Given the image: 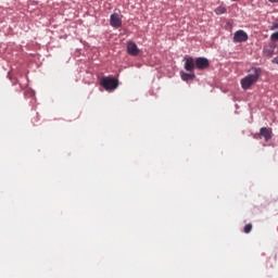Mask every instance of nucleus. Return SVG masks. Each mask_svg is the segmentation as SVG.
Segmentation results:
<instances>
[{
  "label": "nucleus",
  "mask_w": 278,
  "mask_h": 278,
  "mask_svg": "<svg viewBox=\"0 0 278 278\" xmlns=\"http://www.w3.org/2000/svg\"><path fill=\"white\" fill-rule=\"evenodd\" d=\"M252 230H253V225L247 224L244 226V233H251Z\"/></svg>",
  "instance_id": "f8f14e48"
},
{
  "label": "nucleus",
  "mask_w": 278,
  "mask_h": 278,
  "mask_svg": "<svg viewBox=\"0 0 278 278\" xmlns=\"http://www.w3.org/2000/svg\"><path fill=\"white\" fill-rule=\"evenodd\" d=\"M260 136L264 138L265 142H268V140L273 139V129L263 127L260 130Z\"/></svg>",
  "instance_id": "6e6552de"
},
{
  "label": "nucleus",
  "mask_w": 278,
  "mask_h": 278,
  "mask_svg": "<svg viewBox=\"0 0 278 278\" xmlns=\"http://www.w3.org/2000/svg\"><path fill=\"white\" fill-rule=\"evenodd\" d=\"M261 75L262 70L260 67H253L250 70V74L241 79V88L249 90L253 84H257V79H260Z\"/></svg>",
  "instance_id": "f257e3e1"
},
{
  "label": "nucleus",
  "mask_w": 278,
  "mask_h": 278,
  "mask_svg": "<svg viewBox=\"0 0 278 278\" xmlns=\"http://www.w3.org/2000/svg\"><path fill=\"white\" fill-rule=\"evenodd\" d=\"M263 53L264 55H266V58H273V55L275 54V47L273 46L264 47Z\"/></svg>",
  "instance_id": "1a4fd4ad"
},
{
  "label": "nucleus",
  "mask_w": 278,
  "mask_h": 278,
  "mask_svg": "<svg viewBox=\"0 0 278 278\" xmlns=\"http://www.w3.org/2000/svg\"><path fill=\"white\" fill-rule=\"evenodd\" d=\"M210 67V61L205 58H197L195 59V68L199 71H205V68Z\"/></svg>",
  "instance_id": "7ed1b4c3"
},
{
  "label": "nucleus",
  "mask_w": 278,
  "mask_h": 278,
  "mask_svg": "<svg viewBox=\"0 0 278 278\" xmlns=\"http://www.w3.org/2000/svg\"><path fill=\"white\" fill-rule=\"evenodd\" d=\"M195 77H197V75H194V74H188V73H185V72L181 73L182 81H190L192 79H195Z\"/></svg>",
  "instance_id": "9d476101"
},
{
  "label": "nucleus",
  "mask_w": 278,
  "mask_h": 278,
  "mask_svg": "<svg viewBox=\"0 0 278 278\" xmlns=\"http://www.w3.org/2000/svg\"><path fill=\"white\" fill-rule=\"evenodd\" d=\"M270 3H278V0H269Z\"/></svg>",
  "instance_id": "2eb2a0df"
},
{
  "label": "nucleus",
  "mask_w": 278,
  "mask_h": 278,
  "mask_svg": "<svg viewBox=\"0 0 278 278\" xmlns=\"http://www.w3.org/2000/svg\"><path fill=\"white\" fill-rule=\"evenodd\" d=\"M227 12V9L225 7H218L216 10H215V14H225Z\"/></svg>",
  "instance_id": "9b49d317"
},
{
  "label": "nucleus",
  "mask_w": 278,
  "mask_h": 278,
  "mask_svg": "<svg viewBox=\"0 0 278 278\" xmlns=\"http://www.w3.org/2000/svg\"><path fill=\"white\" fill-rule=\"evenodd\" d=\"M232 1H237V0H232Z\"/></svg>",
  "instance_id": "dca6fc26"
},
{
  "label": "nucleus",
  "mask_w": 278,
  "mask_h": 278,
  "mask_svg": "<svg viewBox=\"0 0 278 278\" xmlns=\"http://www.w3.org/2000/svg\"><path fill=\"white\" fill-rule=\"evenodd\" d=\"M249 40V35L244 30H237L233 35L235 42H247Z\"/></svg>",
  "instance_id": "39448f33"
},
{
  "label": "nucleus",
  "mask_w": 278,
  "mask_h": 278,
  "mask_svg": "<svg viewBox=\"0 0 278 278\" xmlns=\"http://www.w3.org/2000/svg\"><path fill=\"white\" fill-rule=\"evenodd\" d=\"M195 68V60L192 56L185 58V71H188V73H194Z\"/></svg>",
  "instance_id": "20e7f679"
},
{
  "label": "nucleus",
  "mask_w": 278,
  "mask_h": 278,
  "mask_svg": "<svg viewBox=\"0 0 278 278\" xmlns=\"http://www.w3.org/2000/svg\"><path fill=\"white\" fill-rule=\"evenodd\" d=\"M271 62L273 64H278V56L274 58Z\"/></svg>",
  "instance_id": "4468645a"
},
{
  "label": "nucleus",
  "mask_w": 278,
  "mask_h": 278,
  "mask_svg": "<svg viewBox=\"0 0 278 278\" xmlns=\"http://www.w3.org/2000/svg\"><path fill=\"white\" fill-rule=\"evenodd\" d=\"M127 53L128 55H134V56L138 55L140 53V49H138V45H136V42L128 41Z\"/></svg>",
  "instance_id": "423d86ee"
},
{
  "label": "nucleus",
  "mask_w": 278,
  "mask_h": 278,
  "mask_svg": "<svg viewBox=\"0 0 278 278\" xmlns=\"http://www.w3.org/2000/svg\"><path fill=\"white\" fill-rule=\"evenodd\" d=\"M100 86H102L104 90H116V88H118V79L112 77H102L100 80Z\"/></svg>",
  "instance_id": "f03ea898"
},
{
  "label": "nucleus",
  "mask_w": 278,
  "mask_h": 278,
  "mask_svg": "<svg viewBox=\"0 0 278 278\" xmlns=\"http://www.w3.org/2000/svg\"><path fill=\"white\" fill-rule=\"evenodd\" d=\"M110 23L112 27L118 28L123 26V20H121V15H118V13L111 15Z\"/></svg>",
  "instance_id": "0eeeda50"
},
{
  "label": "nucleus",
  "mask_w": 278,
  "mask_h": 278,
  "mask_svg": "<svg viewBox=\"0 0 278 278\" xmlns=\"http://www.w3.org/2000/svg\"><path fill=\"white\" fill-rule=\"evenodd\" d=\"M270 38H271V40H278V31L273 33Z\"/></svg>",
  "instance_id": "ddd939ff"
}]
</instances>
